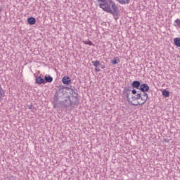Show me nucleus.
<instances>
[{
  "label": "nucleus",
  "instance_id": "1",
  "mask_svg": "<svg viewBox=\"0 0 180 180\" xmlns=\"http://www.w3.org/2000/svg\"><path fill=\"white\" fill-rule=\"evenodd\" d=\"M97 2L99 4V8L103 9L104 12L111 13V15L115 17V20H117L119 17H116L119 15L120 11H119V7L116 6V3L113 1V0H97Z\"/></svg>",
  "mask_w": 180,
  "mask_h": 180
},
{
  "label": "nucleus",
  "instance_id": "2",
  "mask_svg": "<svg viewBox=\"0 0 180 180\" xmlns=\"http://www.w3.org/2000/svg\"><path fill=\"white\" fill-rule=\"evenodd\" d=\"M79 103H78V101L72 100L71 98H70V96L68 97V99L59 102L60 108L70 109V110H72L75 106H78Z\"/></svg>",
  "mask_w": 180,
  "mask_h": 180
},
{
  "label": "nucleus",
  "instance_id": "3",
  "mask_svg": "<svg viewBox=\"0 0 180 180\" xmlns=\"http://www.w3.org/2000/svg\"><path fill=\"white\" fill-rule=\"evenodd\" d=\"M70 91V94L72 96L71 98L72 101H76L77 103H79V99L78 98V92L77 89L72 86H70L68 88Z\"/></svg>",
  "mask_w": 180,
  "mask_h": 180
},
{
  "label": "nucleus",
  "instance_id": "4",
  "mask_svg": "<svg viewBox=\"0 0 180 180\" xmlns=\"http://www.w3.org/2000/svg\"><path fill=\"white\" fill-rule=\"evenodd\" d=\"M148 99V94L147 93H143L141 94V103L139 102L138 104H132L134 106H138V105H144V103H146V102H147V100Z\"/></svg>",
  "mask_w": 180,
  "mask_h": 180
},
{
  "label": "nucleus",
  "instance_id": "5",
  "mask_svg": "<svg viewBox=\"0 0 180 180\" xmlns=\"http://www.w3.org/2000/svg\"><path fill=\"white\" fill-rule=\"evenodd\" d=\"M35 84H37V85H46V81L40 76H35Z\"/></svg>",
  "mask_w": 180,
  "mask_h": 180
},
{
  "label": "nucleus",
  "instance_id": "6",
  "mask_svg": "<svg viewBox=\"0 0 180 180\" xmlns=\"http://www.w3.org/2000/svg\"><path fill=\"white\" fill-rule=\"evenodd\" d=\"M139 89L143 93L148 92V91L150 90V86H148V84L144 83L141 84Z\"/></svg>",
  "mask_w": 180,
  "mask_h": 180
},
{
  "label": "nucleus",
  "instance_id": "7",
  "mask_svg": "<svg viewBox=\"0 0 180 180\" xmlns=\"http://www.w3.org/2000/svg\"><path fill=\"white\" fill-rule=\"evenodd\" d=\"M130 92H131V87H125L124 89L123 94L126 96L127 101L130 99Z\"/></svg>",
  "mask_w": 180,
  "mask_h": 180
},
{
  "label": "nucleus",
  "instance_id": "8",
  "mask_svg": "<svg viewBox=\"0 0 180 180\" xmlns=\"http://www.w3.org/2000/svg\"><path fill=\"white\" fill-rule=\"evenodd\" d=\"M141 86V83L139 81L135 80L131 83V86L136 88V89H140V86Z\"/></svg>",
  "mask_w": 180,
  "mask_h": 180
},
{
  "label": "nucleus",
  "instance_id": "9",
  "mask_svg": "<svg viewBox=\"0 0 180 180\" xmlns=\"http://www.w3.org/2000/svg\"><path fill=\"white\" fill-rule=\"evenodd\" d=\"M62 82L65 85H70L71 84V79H70V77H63L62 79Z\"/></svg>",
  "mask_w": 180,
  "mask_h": 180
},
{
  "label": "nucleus",
  "instance_id": "10",
  "mask_svg": "<svg viewBox=\"0 0 180 180\" xmlns=\"http://www.w3.org/2000/svg\"><path fill=\"white\" fill-rule=\"evenodd\" d=\"M44 79L45 81V84L46 82H49V83L53 82V77L50 75H46Z\"/></svg>",
  "mask_w": 180,
  "mask_h": 180
},
{
  "label": "nucleus",
  "instance_id": "11",
  "mask_svg": "<svg viewBox=\"0 0 180 180\" xmlns=\"http://www.w3.org/2000/svg\"><path fill=\"white\" fill-rule=\"evenodd\" d=\"M56 94L60 96H64V95H65V89L64 88L59 89L58 91L56 92Z\"/></svg>",
  "mask_w": 180,
  "mask_h": 180
},
{
  "label": "nucleus",
  "instance_id": "12",
  "mask_svg": "<svg viewBox=\"0 0 180 180\" xmlns=\"http://www.w3.org/2000/svg\"><path fill=\"white\" fill-rule=\"evenodd\" d=\"M29 25H36V18L30 17L27 19Z\"/></svg>",
  "mask_w": 180,
  "mask_h": 180
},
{
  "label": "nucleus",
  "instance_id": "13",
  "mask_svg": "<svg viewBox=\"0 0 180 180\" xmlns=\"http://www.w3.org/2000/svg\"><path fill=\"white\" fill-rule=\"evenodd\" d=\"M117 2H119L120 5H127L130 4V0H116Z\"/></svg>",
  "mask_w": 180,
  "mask_h": 180
},
{
  "label": "nucleus",
  "instance_id": "14",
  "mask_svg": "<svg viewBox=\"0 0 180 180\" xmlns=\"http://www.w3.org/2000/svg\"><path fill=\"white\" fill-rule=\"evenodd\" d=\"M174 43L176 47H180V38H174Z\"/></svg>",
  "mask_w": 180,
  "mask_h": 180
},
{
  "label": "nucleus",
  "instance_id": "15",
  "mask_svg": "<svg viewBox=\"0 0 180 180\" xmlns=\"http://www.w3.org/2000/svg\"><path fill=\"white\" fill-rule=\"evenodd\" d=\"M120 63V59H119V58L117 57H115L112 60V64H113L114 65H116V64H119Z\"/></svg>",
  "mask_w": 180,
  "mask_h": 180
},
{
  "label": "nucleus",
  "instance_id": "16",
  "mask_svg": "<svg viewBox=\"0 0 180 180\" xmlns=\"http://www.w3.org/2000/svg\"><path fill=\"white\" fill-rule=\"evenodd\" d=\"M162 95H163V96H165V98H168L169 96V91H168L167 90H164L162 91Z\"/></svg>",
  "mask_w": 180,
  "mask_h": 180
},
{
  "label": "nucleus",
  "instance_id": "17",
  "mask_svg": "<svg viewBox=\"0 0 180 180\" xmlns=\"http://www.w3.org/2000/svg\"><path fill=\"white\" fill-rule=\"evenodd\" d=\"M92 64L94 67H99V65H101L99 60L92 61Z\"/></svg>",
  "mask_w": 180,
  "mask_h": 180
},
{
  "label": "nucleus",
  "instance_id": "18",
  "mask_svg": "<svg viewBox=\"0 0 180 180\" xmlns=\"http://www.w3.org/2000/svg\"><path fill=\"white\" fill-rule=\"evenodd\" d=\"M58 96H60V95H57V93L53 96V102L57 103L58 102Z\"/></svg>",
  "mask_w": 180,
  "mask_h": 180
},
{
  "label": "nucleus",
  "instance_id": "19",
  "mask_svg": "<svg viewBox=\"0 0 180 180\" xmlns=\"http://www.w3.org/2000/svg\"><path fill=\"white\" fill-rule=\"evenodd\" d=\"M174 26H175V27L180 26V20L179 19L175 20Z\"/></svg>",
  "mask_w": 180,
  "mask_h": 180
},
{
  "label": "nucleus",
  "instance_id": "20",
  "mask_svg": "<svg viewBox=\"0 0 180 180\" xmlns=\"http://www.w3.org/2000/svg\"><path fill=\"white\" fill-rule=\"evenodd\" d=\"M83 43L84 44H87L88 46H92V41H89V40H87V41H83Z\"/></svg>",
  "mask_w": 180,
  "mask_h": 180
},
{
  "label": "nucleus",
  "instance_id": "21",
  "mask_svg": "<svg viewBox=\"0 0 180 180\" xmlns=\"http://www.w3.org/2000/svg\"><path fill=\"white\" fill-rule=\"evenodd\" d=\"M134 99H136V100L141 99V94H136V96L135 97H134Z\"/></svg>",
  "mask_w": 180,
  "mask_h": 180
},
{
  "label": "nucleus",
  "instance_id": "22",
  "mask_svg": "<svg viewBox=\"0 0 180 180\" xmlns=\"http://www.w3.org/2000/svg\"><path fill=\"white\" fill-rule=\"evenodd\" d=\"M131 91V94H133V95H136L137 94V91L136 89H133Z\"/></svg>",
  "mask_w": 180,
  "mask_h": 180
},
{
  "label": "nucleus",
  "instance_id": "23",
  "mask_svg": "<svg viewBox=\"0 0 180 180\" xmlns=\"http://www.w3.org/2000/svg\"><path fill=\"white\" fill-rule=\"evenodd\" d=\"M53 108H58V104H57V103H54Z\"/></svg>",
  "mask_w": 180,
  "mask_h": 180
},
{
  "label": "nucleus",
  "instance_id": "24",
  "mask_svg": "<svg viewBox=\"0 0 180 180\" xmlns=\"http://www.w3.org/2000/svg\"><path fill=\"white\" fill-rule=\"evenodd\" d=\"M28 109H34V108L33 107V105L31 104L30 105H29Z\"/></svg>",
  "mask_w": 180,
  "mask_h": 180
},
{
  "label": "nucleus",
  "instance_id": "25",
  "mask_svg": "<svg viewBox=\"0 0 180 180\" xmlns=\"http://www.w3.org/2000/svg\"><path fill=\"white\" fill-rule=\"evenodd\" d=\"M95 71H96V72H99V71H101V69H99V68H96V69H95Z\"/></svg>",
  "mask_w": 180,
  "mask_h": 180
},
{
  "label": "nucleus",
  "instance_id": "26",
  "mask_svg": "<svg viewBox=\"0 0 180 180\" xmlns=\"http://www.w3.org/2000/svg\"><path fill=\"white\" fill-rule=\"evenodd\" d=\"M101 68H102V70H103L105 68L104 65L101 66Z\"/></svg>",
  "mask_w": 180,
  "mask_h": 180
},
{
  "label": "nucleus",
  "instance_id": "27",
  "mask_svg": "<svg viewBox=\"0 0 180 180\" xmlns=\"http://www.w3.org/2000/svg\"><path fill=\"white\" fill-rule=\"evenodd\" d=\"M0 12H2V8L0 6Z\"/></svg>",
  "mask_w": 180,
  "mask_h": 180
},
{
  "label": "nucleus",
  "instance_id": "28",
  "mask_svg": "<svg viewBox=\"0 0 180 180\" xmlns=\"http://www.w3.org/2000/svg\"><path fill=\"white\" fill-rule=\"evenodd\" d=\"M165 141H167V139H165Z\"/></svg>",
  "mask_w": 180,
  "mask_h": 180
}]
</instances>
